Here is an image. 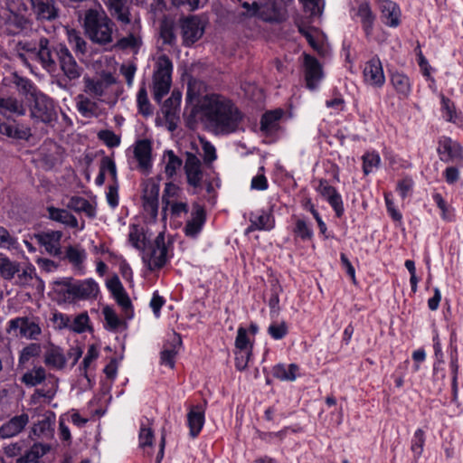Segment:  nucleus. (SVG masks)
<instances>
[{
    "mask_svg": "<svg viewBox=\"0 0 463 463\" xmlns=\"http://www.w3.org/2000/svg\"><path fill=\"white\" fill-rule=\"evenodd\" d=\"M201 120L215 135H230L239 130L242 113L228 99L218 94L205 95L198 105Z\"/></svg>",
    "mask_w": 463,
    "mask_h": 463,
    "instance_id": "obj_1",
    "label": "nucleus"
},
{
    "mask_svg": "<svg viewBox=\"0 0 463 463\" xmlns=\"http://www.w3.org/2000/svg\"><path fill=\"white\" fill-rule=\"evenodd\" d=\"M83 25L89 39L99 45L105 46L113 43L116 24L102 9L86 10Z\"/></svg>",
    "mask_w": 463,
    "mask_h": 463,
    "instance_id": "obj_2",
    "label": "nucleus"
},
{
    "mask_svg": "<svg viewBox=\"0 0 463 463\" xmlns=\"http://www.w3.org/2000/svg\"><path fill=\"white\" fill-rule=\"evenodd\" d=\"M50 42L45 37H41L38 41H19L14 47L17 56L22 61L26 62L28 59L40 62L46 71H52L54 62L52 60Z\"/></svg>",
    "mask_w": 463,
    "mask_h": 463,
    "instance_id": "obj_3",
    "label": "nucleus"
},
{
    "mask_svg": "<svg viewBox=\"0 0 463 463\" xmlns=\"http://www.w3.org/2000/svg\"><path fill=\"white\" fill-rule=\"evenodd\" d=\"M6 9L1 14L5 30L9 34H17L25 30L29 24V19L24 15L28 10L27 4L24 0H5Z\"/></svg>",
    "mask_w": 463,
    "mask_h": 463,
    "instance_id": "obj_4",
    "label": "nucleus"
},
{
    "mask_svg": "<svg viewBox=\"0 0 463 463\" xmlns=\"http://www.w3.org/2000/svg\"><path fill=\"white\" fill-rule=\"evenodd\" d=\"M33 102L30 108L32 119L36 123H43L53 127L58 120L57 108L52 99L42 92L32 93Z\"/></svg>",
    "mask_w": 463,
    "mask_h": 463,
    "instance_id": "obj_5",
    "label": "nucleus"
},
{
    "mask_svg": "<svg viewBox=\"0 0 463 463\" xmlns=\"http://www.w3.org/2000/svg\"><path fill=\"white\" fill-rule=\"evenodd\" d=\"M52 60L54 62L53 70L48 71L54 72L59 65L63 74L70 80H77L80 77L82 68L77 63L75 58L70 50L63 44L52 46L50 50Z\"/></svg>",
    "mask_w": 463,
    "mask_h": 463,
    "instance_id": "obj_6",
    "label": "nucleus"
},
{
    "mask_svg": "<svg viewBox=\"0 0 463 463\" xmlns=\"http://www.w3.org/2000/svg\"><path fill=\"white\" fill-rule=\"evenodd\" d=\"M173 63L165 54L160 55L156 61V70L154 73L153 90L154 99L160 102L169 92L171 87V75Z\"/></svg>",
    "mask_w": 463,
    "mask_h": 463,
    "instance_id": "obj_7",
    "label": "nucleus"
},
{
    "mask_svg": "<svg viewBox=\"0 0 463 463\" xmlns=\"http://www.w3.org/2000/svg\"><path fill=\"white\" fill-rule=\"evenodd\" d=\"M142 260L151 271L160 269L166 264L169 256L164 233L160 232L153 242L145 247Z\"/></svg>",
    "mask_w": 463,
    "mask_h": 463,
    "instance_id": "obj_8",
    "label": "nucleus"
},
{
    "mask_svg": "<svg viewBox=\"0 0 463 463\" xmlns=\"http://www.w3.org/2000/svg\"><path fill=\"white\" fill-rule=\"evenodd\" d=\"M106 6L109 18L116 22L121 30H126L127 26L137 22L132 13L131 0H102Z\"/></svg>",
    "mask_w": 463,
    "mask_h": 463,
    "instance_id": "obj_9",
    "label": "nucleus"
},
{
    "mask_svg": "<svg viewBox=\"0 0 463 463\" xmlns=\"http://www.w3.org/2000/svg\"><path fill=\"white\" fill-rule=\"evenodd\" d=\"M83 82L87 95L98 101H105L116 79L110 72H103L99 77H85Z\"/></svg>",
    "mask_w": 463,
    "mask_h": 463,
    "instance_id": "obj_10",
    "label": "nucleus"
},
{
    "mask_svg": "<svg viewBox=\"0 0 463 463\" xmlns=\"http://www.w3.org/2000/svg\"><path fill=\"white\" fill-rule=\"evenodd\" d=\"M350 13L353 17L359 18L365 37L370 38L373 34L376 15L373 14L369 1L356 0V6H353Z\"/></svg>",
    "mask_w": 463,
    "mask_h": 463,
    "instance_id": "obj_11",
    "label": "nucleus"
},
{
    "mask_svg": "<svg viewBox=\"0 0 463 463\" xmlns=\"http://www.w3.org/2000/svg\"><path fill=\"white\" fill-rule=\"evenodd\" d=\"M16 330H19L20 336L31 340H36L42 334L39 324L27 317H15L8 322L7 332L11 333Z\"/></svg>",
    "mask_w": 463,
    "mask_h": 463,
    "instance_id": "obj_12",
    "label": "nucleus"
},
{
    "mask_svg": "<svg viewBox=\"0 0 463 463\" xmlns=\"http://www.w3.org/2000/svg\"><path fill=\"white\" fill-rule=\"evenodd\" d=\"M183 43L191 46L197 42L204 33V26L196 15H190L181 21Z\"/></svg>",
    "mask_w": 463,
    "mask_h": 463,
    "instance_id": "obj_13",
    "label": "nucleus"
},
{
    "mask_svg": "<svg viewBox=\"0 0 463 463\" xmlns=\"http://www.w3.org/2000/svg\"><path fill=\"white\" fill-rule=\"evenodd\" d=\"M184 168L188 184L194 188L201 187L203 171L200 158L196 155L187 152Z\"/></svg>",
    "mask_w": 463,
    "mask_h": 463,
    "instance_id": "obj_14",
    "label": "nucleus"
},
{
    "mask_svg": "<svg viewBox=\"0 0 463 463\" xmlns=\"http://www.w3.org/2000/svg\"><path fill=\"white\" fill-rule=\"evenodd\" d=\"M29 3L37 20L52 21L59 16L55 0H24Z\"/></svg>",
    "mask_w": 463,
    "mask_h": 463,
    "instance_id": "obj_15",
    "label": "nucleus"
},
{
    "mask_svg": "<svg viewBox=\"0 0 463 463\" xmlns=\"http://www.w3.org/2000/svg\"><path fill=\"white\" fill-rule=\"evenodd\" d=\"M140 29L141 24L139 21L127 26V29L123 30L127 33V35L119 38L114 46L119 50H132L137 52L142 44Z\"/></svg>",
    "mask_w": 463,
    "mask_h": 463,
    "instance_id": "obj_16",
    "label": "nucleus"
},
{
    "mask_svg": "<svg viewBox=\"0 0 463 463\" xmlns=\"http://www.w3.org/2000/svg\"><path fill=\"white\" fill-rule=\"evenodd\" d=\"M304 74L307 87L310 90L317 88L323 78V70L320 62L313 56L304 54Z\"/></svg>",
    "mask_w": 463,
    "mask_h": 463,
    "instance_id": "obj_17",
    "label": "nucleus"
},
{
    "mask_svg": "<svg viewBox=\"0 0 463 463\" xmlns=\"http://www.w3.org/2000/svg\"><path fill=\"white\" fill-rule=\"evenodd\" d=\"M364 81L376 88H381L385 82L382 62L378 57H373L368 61L364 68Z\"/></svg>",
    "mask_w": 463,
    "mask_h": 463,
    "instance_id": "obj_18",
    "label": "nucleus"
},
{
    "mask_svg": "<svg viewBox=\"0 0 463 463\" xmlns=\"http://www.w3.org/2000/svg\"><path fill=\"white\" fill-rule=\"evenodd\" d=\"M152 144L148 139H139L134 146V156L138 163V168L148 173L152 168Z\"/></svg>",
    "mask_w": 463,
    "mask_h": 463,
    "instance_id": "obj_19",
    "label": "nucleus"
},
{
    "mask_svg": "<svg viewBox=\"0 0 463 463\" xmlns=\"http://www.w3.org/2000/svg\"><path fill=\"white\" fill-rule=\"evenodd\" d=\"M29 423L26 413L15 415L0 427V439H10L20 434Z\"/></svg>",
    "mask_w": 463,
    "mask_h": 463,
    "instance_id": "obj_20",
    "label": "nucleus"
},
{
    "mask_svg": "<svg viewBox=\"0 0 463 463\" xmlns=\"http://www.w3.org/2000/svg\"><path fill=\"white\" fill-rule=\"evenodd\" d=\"M206 220L205 211L198 203L193 205L191 218L186 222L184 233L187 237L195 238L202 231Z\"/></svg>",
    "mask_w": 463,
    "mask_h": 463,
    "instance_id": "obj_21",
    "label": "nucleus"
},
{
    "mask_svg": "<svg viewBox=\"0 0 463 463\" xmlns=\"http://www.w3.org/2000/svg\"><path fill=\"white\" fill-rule=\"evenodd\" d=\"M61 237L62 232L60 231H46L35 235L39 244H41L49 254L53 256H58L61 253Z\"/></svg>",
    "mask_w": 463,
    "mask_h": 463,
    "instance_id": "obj_22",
    "label": "nucleus"
},
{
    "mask_svg": "<svg viewBox=\"0 0 463 463\" xmlns=\"http://www.w3.org/2000/svg\"><path fill=\"white\" fill-rule=\"evenodd\" d=\"M48 218L56 222H60L70 228H76L82 231L85 228V222L82 221L80 226L77 218L67 209L56 208L54 206L47 207Z\"/></svg>",
    "mask_w": 463,
    "mask_h": 463,
    "instance_id": "obj_23",
    "label": "nucleus"
},
{
    "mask_svg": "<svg viewBox=\"0 0 463 463\" xmlns=\"http://www.w3.org/2000/svg\"><path fill=\"white\" fill-rule=\"evenodd\" d=\"M438 153L444 162L462 158V148L458 143L449 137H442L439 142Z\"/></svg>",
    "mask_w": 463,
    "mask_h": 463,
    "instance_id": "obj_24",
    "label": "nucleus"
},
{
    "mask_svg": "<svg viewBox=\"0 0 463 463\" xmlns=\"http://www.w3.org/2000/svg\"><path fill=\"white\" fill-rule=\"evenodd\" d=\"M73 300L95 298L99 293V285L91 279L75 281L73 279Z\"/></svg>",
    "mask_w": 463,
    "mask_h": 463,
    "instance_id": "obj_25",
    "label": "nucleus"
},
{
    "mask_svg": "<svg viewBox=\"0 0 463 463\" xmlns=\"http://www.w3.org/2000/svg\"><path fill=\"white\" fill-rule=\"evenodd\" d=\"M182 340L179 335L175 334L171 340H169L161 352L160 363L163 365L168 366L173 369L175 364V356L181 347Z\"/></svg>",
    "mask_w": 463,
    "mask_h": 463,
    "instance_id": "obj_26",
    "label": "nucleus"
},
{
    "mask_svg": "<svg viewBox=\"0 0 463 463\" xmlns=\"http://www.w3.org/2000/svg\"><path fill=\"white\" fill-rule=\"evenodd\" d=\"M383 23L390 27L400 24L401 11L399 5L391 0L378 1Z\"/></svg>",
    "mask_w": 463,
    "mask_h": 463,
    "instance_id": "obj_27",
    "label": "nucleus"
},
{
    "mask_svg": "<svg viewBox=\"0 0 463 463\" xmlns=\"http://www.w3.org/2000/svg\"><path fill=\"white\" fill-rule=\"evenodd\" d=\"M67 359L63 350L60 346L50 344L46 347L44 354V364L46 366L52 369L61 370L65 367Z\"/></svg>",
    "mask_w": 463,
    "mask_h": 463,
    "instance_id": "obj_28",
    "label": "nucleus"
},
{
    "mask_svg": "<svg viewBox=\"0 0 463 463\" xmlns=\"http://www.w3.org/2000/svg\"><path fill=\"white\" fill-rule=\"evenodd\" d=\"M76 108L80 115L85 118H97L100 114L98 102L90 96L79 95L77 97Z\"/></svg>",
    "mask_w": 463,
    "mask_h": 463,
    "instance_id": "obj_29",
    "label": "nucleus"
},
{
    "mask_svg": "<svg viewBox=\"0 0 463 463\" xmlns=\"http://www.w3.org/2000/svg\"><path fill=\"white\" fill-rule=\"evenodd\" d=\"M25 111L21 100L14 97L0 98V114L4 116H23Z\"/></svg>",
    "mask_w": 463,
    "mask_h": 463,
    "instance_id": "obj_30",
    "label": "nucleus"
},
{
    "mask_svg": "<svg viewBox=\"0 0 463 463\" xmlns=\"http://www.w3.org/2000/svg\"><path fill=\"white\" fill-rule=\"evenodd\" d=\"M180 103L181 94L179 92H173L172 95L164 102L161 110L167 122L174 123V121L178 118Z\"/></svg>",
    "mask_w": 463,
    "mask_h": 463,
    "instance_id": "obj_31",
    "label": "nucleus"
},
{
    "mask_svg": "<svg viewBox=\"0 0 463 463\" xmlns=\"http://www.w3.org/2000/svg\"><path fill=\"white\" fill-rule=\"evenodd\" d=\"M187 422L190 429V436H198L204 424V411L200 406L193 407L187 414Z\"/></svg>",
    "mask_w": 463,
    "mask_h": 463,
    "instance_id": "obj_32",
    "label": "nucleus"
},
{
    "mask_svg": "<svg viewBox=\"0 0 463 463\" xmlns=\"http://www.w3.org/2000/svg\"><path fill=\"white\" fill-rule=\"evenodd\" d=\"M391 83L397 94L402 99L408 98L411 92V82L409 77L402 72H392L391 74Z\"/></svg>",
    "mask_w": 463,
    "mask_h": 463,
    "instance_id": "obj_33",
    "label": "nucleus"
},
{
    "mask_svg": "<svg viewBox=\"0 0 463 463\" xmlns=\"http://www.w3.org/2000/svg\"><path fill=\"white\" fill-rule=\"evenodd\" d=\"M50 449V447L42 443H34L23 456L17 458L16 463H40V458Z\"/></svg>",
    "mask_w": 463,
    "mask_h": 463,
    "instance_id": "obj_34",
    "label": "nucleus"
},
{
    "mask_svg": "<svg viewBox=\"0 0 463 463\" xmlns=\"http://www.w3.org/2000/svg\"><path fill=\"white\" fill-rule=\"evenodd\" d=\"M67 208L76 213H84L89 218L96 217L95 207L85 198L80 196H72L67 203Z\"/></svg>",
    "mask_w": 463,
    "mask_h": 463,
    "instance_id": "obj_35",
    "label": "nucleus"
},
{
    "mask_svg": "<svg viewBox=\"0 0 463 463\" xmlns=\"http://www.w3.org/2000/svg\"><path fill=\"white\" fill-rule=\"evenodd\" d=\"M299 367L296 364L288 365L279 364L273 368V376L281 381L293 382L297 379Z\"/></svg>",
    "mask_w": 463,
    "mask_h": 463,
    "instance_id": "obj_36",
    "label": "nucleus"
},
{
    "mask_svg": "<svg viewBox=\"0 0 463 463\" xmlns=\"http://www.w3.org/2000/svg\"><path fill=\"white\" fill-rule=\"evenodd\" d=\"M0 135L14 139L27 140L31 132L27 128H19L0 119Z\"/></svg>",
    "mask_w": 463,
    "mask_h": 463,
    "instance_id": "obj_37",
    "label": "nucleus"
},
{
    "mask_svg": "<svg viewBox=\"0 0 463 463\" xmlns=\"http://www.w3.org/2000/svg\"><path fill=\"white\" fill-rule=\"evenodd\" d=\"M165 162V174L168 178H173L181 168L183 161L173 150H165L163 156Z\"/></svg>",
    "mask_w": 463,
    "mask_h": 463,
    "instance_id": "obj_38",
    "label": "nucleus"
},
{
    "mask_svg": "<svg viewBox=\"0 0 463 463\" xmlns=\"http://www.w3.org/2000/svg\"><path fill=\"white\" fill-rule=\"evenodd\" d=\"M250 219L254 222V225L258 231H270L275 226L273 215L266 211H260L258 213H250Z\"/></svg>",
    "mask_w": 463,
    "mask_h": 463,
    "instance_id": "obj_39",
    "label": "nucleus"
},
{
    "mask_svg": "<svg viewBox=\"0 0 463 463\" xmlns=\"http://www.w3.org/2000/svg\"><path fill=\"white\" fill-rule=\"evenodd\" d=\"M46 379V371L43 366H35L26 372L21 378V382L26 386H36Z\"/></svg>",
    "mask_w": 463,
    "mask_h": 463,
    "instance_id": "obj_40",
    "label": "nucleus"
},
{
    "mask_svg": "<svg viewBox=\"0 0 463 463\" xmlns=\"http://www.w3.org/2000/svg\"><path fill=\"white\" fill-rule=\"evenodd\" d=\"M281 111L266 112L260 119V130L266 134L273 133L278 129Z\"/></svg>",
    "mask_w": 463,
    "mask_h": 463,
    "instance_id": "obj_41",
    "label": "nucleus"
},
{
    "mask_svg": "<svg viewBox=\"0 0 463 463\" xmlns=\"http://www.w3.org/2000/svg\"><path fill=\"white\" fill-rule=\"evenodd\" d=\"M73 279L63 278L53 282V290L63 300H73Z\"/></svg>",
    "mask_w": 463,
    "mask_h": 463,
    "instance_id": "obj_42",
    "label": "nucleus"
},
{
    "mask_svg": "<svg viewBox=\"0 0 463 463\" xmlns=\"http://www.w3.org/2000/svg\"><path fill=\"white\" fill-rule=\"evenodd\" d=\"M19 265L11 261L6 256L0 253V276L5 279H12L16 273H19Z\"/></svg>",
    "mask_w": 463,
    "mask_h": 463,
    "instance_id": "obj_43",
    "label": "nucleus"
},
{
    "mask_svg": "<svg viewBox=\"0 0 463 463\" xmlns=\"http://www.w3.org/2000/svg\"><path fill=\"white\" fill-rule=\"evenodd\" d=\"M42 347L40 344L31 343L28 345L24 346L19 355V365L24 366L27 364L30 359L33 357H38L41 354Z\"/></svg>",
    "mask_w": 463,
    "mask_h": 463,
    "instance_id": "obj_44",
    "label": "nucleus"
},
{
    "mask_svg": "<svg viewBox=\"0 0 463 463\" xmlns=\"http://www.w3.org/2000/svg\"><path fill=\"white\" fill-rule=\"evenodd\" d=\"M425 445V432L421 429H417L411 440V450L415 459H418L423 452Z\"/></svg>",
    "mask_w": 463,
    "mask_h": 463,
    "instance_id": "obj_45",
    "label": "nucleus"
},
{
    "mask_svg": "<svg viewBox=\"0 0 463 463\" xmlns=\"http://www.w3.org/2000/svg\"><path fill=\"white\" fill-rule=\"evenodd\" d=\"M99 357V350L94 345L88 348V352L83 358L82 364L79 367L80 374L90 381L88 370L90 368L91 364Z\"/></svg>",
    "mask_w": 463,
    "mask_h": 463,
    "instance_id": "obj_46",
    "label": "nucleus"
},
{
    "mask_svg": "<svg viewBox=\"0 0 463 463\" xmlns=\"http://www.w3.org/2000/svg\"><path fill=\"white\" fill-rule=\"evenodd\" d=\"M86 251L83 249L70 246L66 250V257L76 268L81 269L82 263L86 260Z\"/></svg>",
    "mask_w": 463,
    "mask_h": 463,
    "instance_id": "obj_47",
    "label": "nucleus"
},
{
    "mask_svg": "<svg viewBox=\"0 0 463 463\" xmlns=\"http://www.w3.org/2000/svg\"><path fill=\"white\" fill-rule=\"evenodd\" d=\"M363 171L364 175H369L374 169L379 167L381 157L377 152H366L363 157Z\"/></svg>",
    "mask_w": 463,
    "mask_h": 463,
    "instance_id": "obj_48",
    "label": "nucleus"
},
{
    "mask_svg": "<svg viewBox=\"0 0 463 463\" xmlns=\"http://www.w3.org/2000/svg\"><path fill=\"white\" fill-rule=\"evenodd\" d=\"M234 345L235 349L252 350L253 340H250L248 330L243 326L238 328Z\"/></svg>",
    "mask_w": 463,
    "mask_h": 463,
    "instance_id": "obj_49",
    "label": "nucleus"
},
{
    "mask_svg": "<svg viewBox=\"0 0 463 463\" xmlns=\"http://www.w3.org/2000/svg\"><path fill=\"white\" fill-rule=\"evenodd\" d=\"M90 317L87 313H80L73 319L70 320L69 330L80 334L87 330L89 327Z\"/></svg>",
    "mask_w": 463,
    "mask_h": 463,
    "instance_id": "obj_50",
    "label": "nucleus"
},
{
    "mask_svg": "<svg viewBox=\"0 0 463 463\" xmlns=\"http://www.w3.org/2000/svg\"><path fill=\"white\" fill-rule=\"evenodd\" d=\"M102 314L106 321L105 327L107 329L115 331L121 325V320L112 307L106 306L102 309Z\"/></svg>",
    "mask_w": 463,
    "mask_h": 463,
    "instance_id": "obj_51",
    "label": "nucleus"
},
{
    "mask_svg": "<svg viewBox=\"0 0 463 463\" xmlns=\"http://www.w3.org/2000/svg\"><path fill=\"white\" fill-rule=\"evenodd\" d=\"M52 421L49 418L40 420L33 428V435L39 438H49L52 435Z\"/></svg>",
    "mask_w": 463,
    "mask_h": 463,
    "instance_id": "obj_52",
    "label": "nucleus"
},
{
    "mask_svg": "<svg viewBox=\"0 0 463 463\" xmlns=\"http://www.w3.org/2000/svg\"><path fill=\"white\" fill-rule=\"evenodd\" d=\"M203 149V162L205 165H210L217 158L216 149L214 146L204 138H200Z\"/></svg>",
    "mask_w": 463,
    "mask_h": 463,
    "instance_id": "obj_53",
    "label": "nucleus"
},
{
    "mask_svg": "<svg viewBox=\"0 0 463 463\" xmlns=\"http://www.w3.org/2000/svg\"><path fill=\"white\" fill-rule=\"evenodd\" d=\"M235 367L239 371H244L252 356V350H235Z\"/></svg>",
    "mask_w": 463,
    "mask_h": 463,
    "instance_id": "obj_54",
    "label": "nucleus"
},
{
    "mask_svg": "<svg viewBox=\"0 0 463 463\" xmlns=\"http://www.w3.org/2000/svg\"><path fill=\"white\" fill-rule=\"evenodd\" d=\"M159 191V184L153 181L146 182L143 189L142 200L150 202L158 201Z\"/></svg>",
    "mask_w": 463,
    "mask_h": 463,
    "instance_id": "obj_55",
    "label": "nucleus"
},
{
    "mask_svg": "<svg viewBox=\"0 0 463 463\" xmlns=\"http://www.w3.org/2000/svg\"><path fill=\"white\" fill-rule=\"evenodd\" d=\"M137 102L141 114L148 116L152 113L147 92L145 87H141L139 89L137 96Z\"/></svg>",
    "mask_w": 463,
    "mask_h": 463,
    "instance_id": "obj_56",
    "label": "nucleus"
},
{
    "mask_svg": "<svg viewBox=\"0 0 463 463\" xmlns=\"http://www.w3.org/2000/svg\"><path fill=\"white\" fill-rule=\"evenodd\" d=\"M294 233L303 241L310 240L313 237L311 227L302 219L296 222Z\"/></svg>",
    "mask_w": 463,
    "mask_h": 463,
    "instance_id": "obj_57",
    "label": "nucleus"
},
{
    "mask_svg": "<svg viewBox=\"0 0 463 463\" xmlns=\"http://www.w3.org/2000/svg\"><path fill=\"white\" fill-rule=\"evenodd\" d=\"M70 320H71L70 316L61 313V312H58V311L53 312L52 317H51V322L52 323V327L55 330H63V329L69 330Z\"/></svg>",
    "mask_w": 463,
    "mask_h": 463,
    "instance_id": "obj_58",
    "label": "nucleus"
},
{
    "mask_svg": "<svg viewBox=\"0 0 463 463\" xmlns=\"http://www.w3.org/2000/svg\"><path fill=\"white\" fill-rule=\"evenodd\" d=\"M17 244L16 238L11 235L5 228L0 226V248L7 250L16 249Z\"/></svg>",
    "mask_w": 463,
    "mask_h": 463,
    "instance_id": "obj_59",
    "label": "nucleus"
},
{
    "mask_svg": "<svg viewBox=\"0 0 463 463\" xmlns=\"http://www.w3.org/2000/svg\"><path fill=\"white\" fill-rule=\"evenodd\" d=\"M114 298L118 304L122 307L126 317L128 318H131L133 317L132 304L126 291L124 290L118 294L114 295Z\"/></svg>",
    "mask_w": 463,
    "mask_h": 463,
    "instance_id": "obj_60",
    "label": "nucleus"
},
{
    "mask_svg": "<svg viewBox=\"0 0 463 463\" xmlns=\"http://www.w3.org/2000/svg\"><path fill=\"white\" fill-rule=\"evenodd\" d=\"M144 238V234L139 232L136 225L130 227L128 241L134 248L137 250L142 249L145 246Z\"/></svg>",
    "mask_w": 463,
    "mask_h": 463,
    "instance_id": "obj_61",
    "label": "nucleus"
},
{
    "mask_svg": "<svg viewBox=\"0 0 463 463\" xmlns=\"http://www.w3.org/2000/svg\"><path fill=\"white\" fill-rule=\"evenodd\" d=\"M414 182L409 177L405 176L397 184V191L402 199L410 196L413 190Z\"/></svg>",
    "mask_w": 463,
    "mask_h": 463,
    "instance_id": "obj_62",
    "label": "nucleus"
},
{
    "mask_svg": "<svg viewBox=\"0 0 463 463\" xmlns=\"http://www.w3.org/2000/svg\"><path fill=\"white\" fill-rule=\"evenodd\" d=\"M98 137L109 147H116L120 144V137L111 130H100Z\"/></svg>",
    "mask_w": 463,
    "mask_h": 463,
    "instance_id": "obj_63",
    "label": "nucleus"
},
{
    "mask_svg": "<svg viewBox=\"0 0 463 463\" xmlns=\"http://www.w3.org/2000/svg\"><path fill=\"white\" fill-rule=\"evenodd\" d=\"M268 333L275 340H280L288 334V326L285 322L273 323L268 328Z\"/></svg>",
    "mask_w": 463,
    "mask_h": 463,
    "instance_id": "obj_64",
    "label": "nucleus"
}]
</instances>
